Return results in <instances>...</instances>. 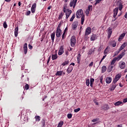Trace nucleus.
Returning a JSON list of instances; mask_svg holds the SVG:
<instances>
[{
	"instance_id": "obj_1",
	"label": "nucleus",
	"mask_w": 127,
	"mask_h": 127,
	"mask_svg": "<svg viewBox=\"0 0 127 127\" xmlns=\"http://www.w3.org/2000/svg\"><path fill=\"white\" fill-rule=\"evenodd\" d=\"M76 18H81V24L83 25L84 24V21H85V15H84V13L83 12V9H78L76 11Z\"/></svg>"
},
{
	"instance_id": "obj_2",
	"label": "nucleus",
	"mask_w": 127,
	"mask_h": 127,
	"mask_svg": "<svg viewBox=\"0 0 127 127\" xmlns=\"http://www.w3.org/2000/svg\"><path fill=\"white\" fill-rule=\"evenodd\" d=\"M70 45L71 47H74L76 45V37L73 36L70 39Z\"/></svg>"
},
{
	"instance_id": "obj_3",
	"label": "nucleus",
	"mask_w": 127,
	"mask_h": 127,
	"mask_svg": "<svg viewBox=\"0 0 127 127\" xmlns=\"http://www.w3.org/2000/svg\"><path fill=\"white\" fill-rule=\"evenodd\" d=\"M121 77L122 74L118 73V74H117L113 81V84H116L117 81H119Z\"/></svg>"
},
{
	"instance_id": "obj_4",
	"label": "nucleus",
	"mask_w": 127,
	"mask_h": 127,
	"mask_svg": "<svg viewBox=\"0 0 127 127\" xmlns=\"http://www.w3.org/2000/svg\"><path fill=\"white\" fill-rule=\"evenodd\" d=\"M125 52H126V50L124 51ZM122 52L121 54H120L119 56H118L117 57H115V58L117 59V61H120L124 56H125V55L126 54L125 52Z\"/></svg>"
},
{
	"instance_id": "obj_5",
	"label": "nucleus",
	"mask_w": 127,
	"mask_h": 127,
	"mask_svg": "<svg viewBox=\"0 0 127 127\" xmlns=\"http://www.w3.org/2000/svg\"><path fill=\"white\" fill-rule=\"evenodd\" d=\"M91 33H92V29L90 27H87L85 29V35H89Z\"/></svg>"
},
{
	"instance_id": "obj_6",
	"label": "nucleus",
	"mask_w": 127,
	"mask_h": 127,
	"mask_svg": "<svg viewBox=\"0 0 127 127\" xmlns=\"http://www.w3.org/2000/svg\"><path fill=\"white\" fill-rule=\"evenodd\" d=\"M76 3L77 0H72L70 2L69 6H70V7H72V6H73V8H75Z\"/></svg>"
},
{
	"instance_id": "obj_7",
	"label": "nucleus",
	"mask_w": 127,
	"mask_h": 127,
	"mask_svg": "<svg viewBox=\"0 0 127 127\" xmlns=\"http://www.w3.org/2000/svg\"><path fill=\"white\" fill-rule=\"evenodd\" d=\"M72 13V10H70V9L67 8L66 9V12H65V15H66V19H68L69 18V16L71 15V14Z\"/></svg>"
},
{
	"instance_id": "obj_8",
	"label": "nucleus",
	"mask_w": 127,
	"mask_h": 127,
	"mask_svg": "<svg viewBox=\"0 0 127 127\" xmlns=\"http://www.w3.org/2000/svg\"><path fill=\"white\" fill-rule=\"evenodd\" d=\"M35 10H36V3H34L31 8V11L32 13H35Z\"/></svg>"
},
{
	"instance_id": "obj_9",
	"label": "nucleus",
	"mask_w": 127,
	"mask_h": 127,
	"mask_svg": "<svg viewBox=\"0 0 127 127\" xmlns=\"http://www.w3.org/2000/svg\"><path fill=\"white\" fill-rule=\"evenodd\" d=\"M62 34V31L61 30L57 29L56 32V35L57 37L58 38L60 37Z\"/></svg>"
},
{
	"instance_id": "obj_10",
	"label": "nucleus",
	"mask_w": 127,
	"mask_h": 127,
	"mask_svg": "<svg viewBox=\"0 0 127 127\" xmlns=\"http://www.w3.org/2000/svg\"><path fill=\"white\" fill-rule=\"evenodd\" d=\"M113 29L111 27L108 28V37L110 38L111 36L112 35V33H113Z\"/></svg>"
},
{
	"instance_id": "obj_11",
	"label": "nucleus",
	"mask_w": 127,
	"mask_h": 127,
	"mask_svg": "<svg viewBox=\"0 0 127 127\" xmlns=\"http://www.w3.org/2000/svg\"><path fill=\"white\" fill-rule=\"evenodd\" d=\"M64 53V48H63V46H61L60 50L59 51L58 55H62Z\"/></svg>"
},
{
	"instance_id": "obj_12",
	"label": "nucleus",
	"mask_w": 127,
	"mask_h": 127,
	"mask_svg": "<svg viewBox=\"0 0 127 127\" xmlns=\"http://www.w3.org/2000/svg\"><path fill=\"white\" fill-rule=\"evenodd\" d=\"M97 38L96 34H92L90 37V41H95V40H97Z\"/></svg>"
},
{
	"instance_id": "obj_13",
	"label": "nucleus",
	"mask_w": 127,
	"mask_h": 127,
	"mask_svg": "<svg viewBox=\"0 0 127 127\" xmlns=\"http://www.w3.org/2000/svg\"><path fill=\"white\" fill-rule=\"evenodd\" d=\"M78 27V22H74L72 24V29L73 30H76Z\"/></svg>"
},
{
	"instance_id": "obj_14",
	"label": "nucleus",
	"mask_w": 127,
	"mask_h": 127,
	"mask_svg": "<svg viewBox=\"0 0 127 127\" xmlns=\"http://www.w3.org/2000/svg\"><path fill=\"white\" fill-rule=\"evenodd\" d=\"M24 53L25 55L27 54V43H25L23 46Z\"/></svg>"
},
{
	"instance_id": "obj_15",
	"label": "nucleus",
	"mask_w": 127,
	"mask_h": 127,
	"mask_svg": "<svg viewBox=\"0 0 127 127\" xmlns=\"http://www.w3.org/2000/svg\"><path fill=\"white\" fill-rule=\"evenodd\" d=\"M72 71H73V66H71L69 65L66 69V72L68 74H70V73H71Z\"/></svg>"
},
{
	"instance_id": "obj_16",
	"label": "nucleus",
	"mask_w": 127,
	"mask_h": 127,
	"mask_svg": "<svg viewBox=\"0 0 127 127\" xmlns=\"http://www.w3.org/2000/svg\"><path fill=\"white\" fill-rule=\"evenodd\" d=\"M119 11V8H116L114 9V15L113 17H116L118 15V12Z\"/></svg>"
},
{
	"instance_id": "obj_17",
	"label": "nucleus",
	"mask_w": 127,
	"mask_h": 127,
	"mask_svg": "<svg viewBox=\"0 0 127 127\" xmlns=\"http://www.w3.org/2000/svg\"><path fill=\"white\" fill-rule=\"evenodd\" d=\"M110 46L112 47H116V46H117V42L115 41H112L110 42Z\"/></svg>"
},
{
	"instance_id": "obj_18",
	"label": "nucleus",
	"mask_w": 127,
	"mask_h": 127,
	"mask_svg": "<svg viewBox=\"0 0 127 127\" xmlns=\"http://www.w3.org/2000/svg\"><path fill=\"white\" fill-rule=\"evenodd\" d=\"M126 46H127V43H124L119 48V51H122V50H123V49H124L126 47Z\"/></svg>"
},
{
	"instance_id": "obj_19",
	"label": "nucleus",
	"mask_w": 127,
	"mask_h": 127,
	"mask_svg": "<svg viewBox=\"0 0 127 127\" xmlns=\"http://www.w3.org/2000/svg\"><path fill=\"white\" fill-rule=\"evenodd\" d=\"M125 36H126V34H125V33H123V34H122L120 35V37H119V39H118V41H119V42L122 41V40H123V39H124V37H125Z\"/></svg>"
},
{
	"instance_id": "obj_20",
	"label": "nucleus",
	"mask_w": 127,
	"mask_h": 127,
	"mask_svg": "<svg viewBox=\"0 0 127 127\" xmlns=\"http://www.w3.org/2000/svg\"><path fill=\"white\" fill-rule=\"evenodd\" d=\"M110 52V48L107 47L104 51V55H107Z\"/></svg>"
},
{
	"instance_id": "obj_21",
	"label": "nucleus",
	"mask_w": 127,
	"mask_h": 127,
	"mask_svg": "<svg viewBox=\"0 0 127 127\" xmlns=\"http://www.w3.org/2000/svg\"><path fill=\"white\" fill-rule=\"evenodd\" d=\"M77 63L80 64L81 62V54H78L77 56Z\"/></svg>"
},
{
	"instance_id": "obj_22",
	"label": "nucleus",
	"mask_w": 127,
	"mask_h": 127,
	"mask_svg": "<svg viewBox=\"0 0 127 127\" xmlns=\"http://www.w3.org/2000/svg\"><path fill=\"white\" fill-rule=\"evenodd\" d=\"M110 109V107H109V105L107 104L104 105L103 107H102V109L104 110V111H107Z\"/></svg>"
},
{
	"instance_id": "obj_23",
	"label": "nucleus",
	"mask_w": 127,
	"mask_h": 127,
	"mask_svg": "<svg viewBox=\"0 0 127 127\" xmlns=\"http://www.w3.org/2000/svg\"><path fill=\"white\" fill-rule=\"evenodd\" d=\"M106 82L107 84H110L112 82V78L111 77H107L106 79Z\"/></svg>"
},
{
	"instance_id": "obj_24",
	"label": "nucleus",
	"mask_w": 127,
	"mask_h": 127,
	"mask_svg": "<svg viewBox=\"0 0 127 127\" xmlns=\"http://www.w3.org/2000/svg\"><path fill=\"white\" fill-rule=\"evenodd\" d=\"M18 34V27H16L15 28V31H14V35L15 37H17Z\"/></svg>"
},
{
	"instance_id": "obj_25",
	"label": "nucleus",
	"mask_w": 127,
	"mask_h": 127,
	"mask_svg": "<svg viewBox=\"0 0 127 127\" xmlns=\"http://www.w3.org/2000/svg\"><path fill=\"white\" fill-rule=\"evenodd\" d=\"M120 67L121 69H125L126 67V63L125 62L122 63V64L120 65Z\"/></svg>"
},
{
	"instance_id": "obj_26",
	"label": "nucleus",
	"mask_w": 127,
	"mask_h": 127,
	"mask_svg": "<svg viewBox=\"0 0 127 127\" xmlns=\"http://www.w3.org/2000/svg\"><path fill=\"white\" fill-rule=\"evenodd\" d=\"M51 39L53 42H54V39L55 38V32H53L51 35Z\"/></svg>"
},
{
	"instance_id": "obj_27",
	"label": "nucleus",
	"mask_w": 127,
	"mask_h": 127,
	"mask_svg": "<svg viewBox=\"0 0 127 127\" xmlns=\"http://www.w3.org/2000/svg\"><path fill=\"white\" fill-rule=\"evenodd\" d=\"M101 70H102V73H105V71H107V67L105 65H103L101 67Z\"/></svg>"
},
{
	"instance_id": "obj_28",
	"label": "nucleus",
	"mask_w": 127,
	"mask_h": 127,
	"mask_svg": "<svg viewBox=\"0 0 127 127\" xmlns=\"http://www.w3.org/2000/svg\"><path fill=\"white\" fill-rule=\"evenodd\" d=\"M58 58V57H57V54H56L55 55H52V60H56Z\"/></svg>"
},
{
	"instance_id": "obj_29",
	"label": "nucleus",
	"mask_w": 127,
	"mask_h": 127,
	"mask_svg": "<svg viewBox=\"0 0 127 127\" xmlns=\"http://www.w3.org/2000/svg\"><path fill=\"white\" fill-rule=\"evenodd\" d=\"M118 61V60H117V58H114L112 62H111V65H114V64H115V63H116V62Z\"/></svg>"
},
{
	"instance_id": "obj_30",
	"label": "nucleus",
	"mask_w": 127,
	"mask_h": 127,
	"mask_svg": "<svg viewBox=\"0 0 127 127\" xmlns=\"http://www.w3.org/2000/svg\"><path fill=\"white\" fill-rule=\"evenodd\" d=\"M35 121L36 122H40V116H36L35 117Z\"/></svg>"
},
{
	"instance_id": "obj_31",
	"label": "nucleus",
	"mask_w": 127,
	"mask_h": 127,
	"mask_svg": "<svg viewBox=\"0 0 127 127\" xmlns=\"http://www.w3.org/2000/svg\"><path fill=\"white\" fill-rule=\"evenodd\" d=\"M63 74V71H57L56 75V76H61Z\"/></svg>"
},
{
	"instance_id": "obj_32",
	"label": "nucleus",
	"mask_w": 127,
	"mask_h": 127,
	"mask_svg": "<svg viewBox=\"0 0 127 127\" xmlns=\"http://www.w3.org/2000/svg\"><path fill=\"white\" fill-rule=\"evenodd\" d=\"M117 26H118V24L115 23L114 24H112L111 28H113V29H115Z\"/></svg>"
},
{
	"instance_id": "obj_33",
	"label": "nucleus",
	"mask_w": 127,
	"mask_h": 127,
	"mask_svg": "<svg viewBox=\"0 0 127 127\" xmlns=\"http://www.w3.org/2000/svg\"><path fill=\"white\" fill-rule=\"evenodd\" d=\"M116 87H117V85H116V84L113 83L111 88V91H114V90H115V89H116Z\"/></svg>"
},
{
	"instance_id": "obj_34",
	"label": "nucleus",
	"mask_w": 127,
	"mask_h": 127,
	"mask_svg": "<svg viewBox=\"0 0 127 127\" xmlns=\"http://www.w3.org/2000/svg\"><path fill=\"white\" fill-rule=\"evenodd\" d=\"M63 15H64V13L63 12H61L58 17L59 20H60V19H62V17H63Z\"/></svg>"
},
{
	"instance_id": "obj_35",
	"label": "nucleus",
	"mask_w": 127,
	"mask_h": 127,
	"mask_svg": "<svg viewBox=\"0 0 127 127\" xmlns=\"http://www.w3.org/2000/svg\"><path fill=\"white\" fill-rule=\"evenodd\" d=\"M64 124V122L63 121H61L58 125L57 127H62V126Z\"/></svg>"
},
{
	"instance_id": "obj_36",
	"label": "nucleus",
	"mask_w": 127,
	"mask_h": 127,
	"mask_svg": "<svg viewBox=\"0 0 127 127\" xmlns=\"http://www.w3.org/2000/svg\"><path fill=\"white\" fill-rule=\"evenodd\" d=\"M123 104V102L122 101H118L116 102L114 105L115 106H120V105H122Z\"/></svg>"
},
{
	"instance_id": "obj_37",
	"label": "nucleus",
	"mask_w": 127,
	"mask_h": 127,
	"mask_svg": "<svg viewBox=\"0 0 127 127\" xmlns=\"http://www.w3.org/2000/svg\"><path fill=\"white\" fill-rule=\"evenodd\" d=\"M86 85L89 87V86H90V79L89 78H87L86 80Z\"/></svg>"
},
{
	"instance_id": "obj_38",
	"label": "nucleus",
	"mask_w": 127,
	"mask_h": 127,
	"mask_svg": "<svg viewBox=\"0 0 127 127\" xmlns=\"http://www.w3.org/2000/svg\"><path fill=\"white\" fill-rule=\"evenodd\" d=\"M75 17H76V14L75 13H74L72 17L70 18V21L72 22L73 21V20H74V18H75Z\"/></svg>"
},
{
	"instance_id": "obj_39",
	"label": "nucleus",
	"mask_w": 127,
	"mask_h": 127,
	"mask_svg": "<svg viewBox=\"0 0 127 127\" xmlns=\"http://www.w3.org/2000/svg\"><path fill=\"white\" fill-rule=\"evenodd\" d=\"M67 64H69V61H65L62 64V65L63 66H65V65H67Z\"/></svg>"
},
{
	"instance_id": "obj_40",
	"label": "nucleus",
	"mask_w": 127,
	"mask_h": 127,
	"mask_svg": "<svg viewBox=\"0 0 127 127\" xmlns=\"http://www.w3.org/2000/svg\"><path fill=\"white\" fill-rule=\"evenodd\" d=\"M61 26H62V23L60 22V23L59 24L57 29L61 30V29H60V28L61 27Z\"/></svg>"
},
{
	"instance_id": "obj_41",
	"label": "nucleus",
	"mask_w": 127,
	"mask_h": 127,
	"mask_svg": "<svg viewBox=\"0 0 127 127\" xmlns=\"http://www.w3.org/2000/svg\"><path fill=\"white\" fill-rule=\"evenodd\" d=\"M25 90H28L29 89V85L28 84H26L24 86Z\"/></svg>"
},
{
	"instance_id": "obj_42",
	"label": "nucleus",
	"mask_w": 127,
	"mask_h": 127,
	"mask_svg": "<svg viewBox=\"0 0 127 127\" xmlns=\"http://www.w3.org/2000/svg\"><path fill=\"white\" fill-rule=\"evenodd\" d=\"M3 26L4 28H7V24H6V22L4 21L3 24Z\"/></svg>"
},
{
	"instance_id": "obj_43",
	"label": "nucleus",
	"mask_w": 127,
	"mask_h": 127,
	"mask_svg": "<svg viewBox=\"0 0 127 127\" xmlns=\"http://www.w3.org/2000/svg\"><path fill=\"white\" fill-rule=\"evenodd\" d=\"M30 13H31V12L30 10H28L25 13V15L28 16L30 15Z\"/></svg>"
},
{
	"instance_id": "obj_44",
	"label": "nucleus",
	"mask_w": 127,
	"mask_h": 127,
	"mask_svg": "<svg viewBox=\"0 0 127 127\" xmlns=\"http://www.w3.org/2000/svg\"><path fill=\"white\" fill-rule=\"evenodd\" d=\"M89 13H90V10H89V9H87L86 10V11H85L86 15H87V16H88L89 15Z\"/></svg>"
},
{
	"instance_id": "obj_45",
	"label": "nucleus",
	"mask_w": 127,
	"mask_h": 127,
	"mask_svg": "<svg viewBox=\"0 0 127 127\" xmlns=\"http://www.w3.org/2000/svg\"><path fill=\"white\" fill-rule=\"evenodd\" d=\"M120 52H121V51H120V50H119V51H117L116 52H115L114 53V56H117V55H118L119 53H120Z\"/></svg>"
},
{
	"instance_id": "obj_46",
	"label": "nucleus",
	"mask_w": 127,
	"mask_h": 127,
	"mask_svg": "<svg viewBox=\"0 0 127 127\" xmlns=\"http://www.w3.org/2000/svg\"><path fill=\"white\" fill-rule=\"evenodd\" d=\"M81 108H78L76 109H74V113H78V112H79L80 111Z\"/></svg>"
},
{
	"instance_id": "obj_47",
	"label": "nucleus",
	"mask_w": 127,
	"mask_h": 127,
	"mask_svg": "<svg viewBox=\"0 0 127 127\" xmlns=\"http://www.w3.org/2000/svg\"><path fill=\"white\" fill-rule=\"evenodd\" d=\"M103 0H96V2L95 3V5H97L98 3H99L100 1H102Z\"/></svg>"
},
{
	"instance_id": "obj_48",
	"label": "nucleus",
	"mask_w": 127,
	"mask_h": 127,
	"mask_svg": "<svg viewBox=\"0 0 127 127\" xmlns=\"http://www.w3.org/2000/svg\"><path fill=\"white\" fill-rule=\"evenodd\" d=\"M98 121H99V119L96 118V119H93L91 121V122H92V123H95V122H98Z\"/></svg>"
},
{
	"instance_id": "obj_49",
	"label": "nucleus",
	"mask_w": 127,
	"mask_h": 127,
	"mask_svg": "<svg viewBox=\"0 0 127 127\" xmlns=\"http://www.w3.org/2000/svg\"><path fill=\"white\" fill-rule=\"evenodd\" d=\"M87 9H89V11L92 10L93 9V6L89 5Z\"/></svg>"
},
{
	"instance_id": "obj_50",
	"label": "nucleus",
	"mask_w": 127,
	"mask_h": 127,
	"mask_svg": "<svg viewBox=\"0 0 127 127\" xmlns=\"http://www.w3.org/2000/svg\"><path fill=\"white\" fill-rule=\"evenodd\" d=\"M66 33L64 32L62 35V39H65V37H66L65 36Z\"/></svg>"
},
{
	"instance_id": "obj_51",
	"label": "nucleus",
	"mask_w": 127,
	"mask_h": 127,
	"mask_svg": "<svg viewBox=\"0 0 127 127\" xmlns=\"http://www.w3.org/2000/svg\"><path fill=\"white\" fill-rule=\"evenodd\" d=\"M67 117L68 119H71L72 118V114H68Z\"/></svg>"
},
{
	"instance_id": "obj_52",
	"label": "nucleus",
	"mask_w": 127,
	"mask_h": 127,
	"mask_svg": "<svg viewBox=\"0 0 127 127\" xmlns=\"http://www.w3.org/2000/svg\"><path fill=\"white\" fill-rule=\"evenodd\" d=\"M95 81V79L91 78L90 79V83L94 84V81Z\"/></svg>"
},
{
	"instance_id": "obj_53",
	"label": "nucleus",
	"mask_w": 127,
	"mask_h": 127,
	"mask_svg": "<svg viewBox=\"0 0 127 127\" xmlns=\"http://www.w3.org/2000/svg\"><path fill=\"white\" fill-rule=\"evenodd\" d=\"M119 10L123 9V4H120L119 6Z\"/></svg>"
},
{
	"instance_id": "obj_54",
	"label": "nucleus",
	"mask_w": 127,
	"mask_h": 127,
	"mask_svg": "<svg viewBox=\"0 0 127 127\" xmlns=\"http://www.w3.org/2000/svg\"><path fill=\"white\" fill-rule=\"evenodd\" d=\"M67 7V6H66V5H64V9H63V10H64V12H66V8Z\"/></svg>"
},
{
	"instance_id": "obj_55",
	"label": "nucleus",
	"mask_w": 127,
	"mask_h": 127,
	"mask_svg": "<svg viewBox=\"0 0 127 127\" xmlns=\"http://www.w3.org/2000/svg\"><path fill=\"white\" fill-rule=\"evenodd\" d=\"M84 38H85V40H88V39H89V36H88V35H86V34H85Z\"/></svg>"
},
{
	"instance_id": "obj_56",
	"label": "nucleus",
	"mask_w": 127,
	"mask_h": 127,
	"mask_svg": "<svg viewBox=\"0 0 127 127\" xmlns=\"http://www.w3.org/2000/svg\"><path fill=\"white\" fill-rule=\"evenodd\" d=\"M50 58H51V56H50L48 58V60L47 62V64H49V62H50Z\"/></svg>"
},
{
	"instance_id": "obj_57",
	"label": "nucleus",
	"mask_w": 127,
	"mask_h": 127,
	"mask_svg": "<svg viewBox=\"0 0 127 127\" xmlns=\"http://www.w3.org/2000/svg\"><path fill=\"white\" fill-rule=\"evenodd\" d=\"M67 31H68V26H67L65 29L64 30V32L65 33H66V32H67Z\"/></svg>"
},
{
	"instance_id": "obj_58",
	"label": "nucleus",
	"mask_w": 127,
	"mask_h": 127,
	"mask_svg": "<svg viewBox=\"0 0 127 127\" xmlns=\"http://www.w3.org/2000/svg\"><path fill=\"white\" fill-rule=\"evenodd\" d=\"M93 65H94V62H92L91 63L89 64V67H93Z\"/></svg>"
},
{
	"instance_id": "obj_59",
	"label": "nucleus",
	"mask_w": 127,
	"mask_h": 127,
	"mask_svg": "<svg viewBox=\"0 0 127 127\" xmlns=\"http://www.w3.org/2000/svg\"><path fill=\"white\" fill-rule=\"evenodd\" d=\"M42 124H43V127H45V121H44V120H43L42 121Z\"/></svg>"
},
{
	"instance_id": "obj_60",
	"label": "nucleus",
	"mask_w": 127,
	"mask_h": 127,
	"mask_svg": "<svg viewBox=\"0 0 127 127\" xmlns=\"http://www.w3.org/2000/svg\"><path fill=\"white\" fill-rule=\"evenodd\" d=\"M28 47H29V48L30 50L32 49L33 48V47H32V46H31L30 44H29V45H28Z\"/></svg>"
},
{
	"instance_id": "obj_61",
	"label": "nucleus",
	"mask_w": 127,
	"mask_h": 127,
	"mask_svg": "<svg viewBox=\"0 0 127 127\" xmlns=\"http://www.w3.org/2000/svg\"><path fill=\"white\" fill-rule=\"evenodd\" d=\"M106 57H107V55H105V56H104L103 57V58L101 59V61H103L104 60V59H105L106 58Z\"/></svg>"
},
{
	"instance_id": "obj_62",
	"label": "nucleus",
	"mask_w": 127,
	"mask_h": 127,
	"mask_svg": "<svg viewBox=\"0 0 127 127\" xmlns=\"http://www.w3.org/2000/svg\"><path fill=\"white\" fill-rule=\"evenodd\" d=\"M123 103H127V98L124 99L123 100Z\"/></svg>"
},
{
	"instance_id": "obj_63",
	"label": "nucleus",
	"mask_w": 127,
	"mask_h": 127,
	"mask_svg": "<svg viewBox=\"0 0 127 127\" xmlns=\"http://www.w3.org/2000/svg\"><path fill=\"white\" fill-rule=\"evenodd\" d=\"M100 83H103V77H101L100 78Z\"/></svg>"
},
{
	"instance_id": "obj_64",
	"label": "nucleus",
	"mask_w": 127,
	"mask_h": 127,
	"mask_svg": "<svg viewBox=\"0 0 127 127\" xmlns=\"http://www.w3.org/2000/svg\"><path fill=\"white\" fill-rule=\"evenodd\" d=\"M51 7H52V6H49V7H48V9L49 10L51 9Z\"/></svg>"
}]
</instances>
